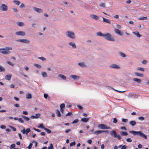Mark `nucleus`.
Instances as JSON below:
<instances>
[{"label":"nucleus","mask_w":149,"mask_h":149,"mask_svg":"<svg viewBox=\"0 0 149 149\" xmlns=\"http://www.w3.org/2000/svg\"><path fill=\"white\" fill-rule=\"evenodd\" d=\"M129 132L132 134L134 135H138L145 139H147V136L141 131H136L134 130L130 131Z\"/></svg>","instance_id":"obj_1"},{"label":"nucleus","mask_w":149,"mask_h":149,"mask_svg":"<svg viewBox=\"0 0 149 149\" xmlns=\"http://www.w3.org/2000/svg\"><path fill=\"white\" fill-rule=\"evenodd\" d=\"M12 47H6L5 48L0 49V52L5 54H8L10 53V52L9 50H12Z\"/></svg>","instance_id":"obj_2"},{"label":"nucleus","mask_w":149,"mask_h":149,"mask_svg":"<svg viewBox=\"0 0 149 149\" xmlns=\"http://www.w3.org/2000/svg\"><path fill=\"white\" fill-rule=\"evenodd\" d=\"M110 135L113 137L117 138L118 140H120L121 136L119 134H117L115 130H112L110 132Z\"/></svg>","instance_id":"obj_3"},{"label":"nucleus","mask_w":149,"mask_h":149,"mask_svg":"<svg viewBox=\"0 0 149 149\" xmlns=\"http://www.w3.org/2000/svg\"><path fill=\"white\" fill-rule=\"evenodd\" d=\"M103 37L106 40L111 41H114L115 40L112 36L109 33L104 34Z\"/></svg>","instance_id":"obj_4"},{"label":"nucleus","mask_w":149,"mask_h":149,"mask_svg":"<svg viewBox=\"0 0 149 149\" xmlns=\"http://www.w3.org/2000/svg\"><path fill=\"white\" fill-rule=\"evenodd\" d=\"M66 34L67 36L72 39H74L75 37V36L74 33L70 31H68L66 32Z\"/></svg>","instance_id":"obj_5"},{"label":"nucleus","mask_w":149,"mask_h":149,"mask_svg":"<svg viewBox=\"0 0 149 149\" xmlns=\"http://www.w3.org/2000/svg\"><path fill=\"white\" fill-rule=\"evenodd\" d=\"M31 131V130L30 128H28L25 129L24 127L23 128L22 130L21 131V132L23 134L27 135L28 133Z\"/></svg>","instance_id":"obj_6"},{"label":"nucleus","mask_w":149,"mask_h":149,"mask_svg":"<svg viewBox=\"0 0 149 149\" xmlns=\"http://www.w3.org/2000/svg\"><path fill=\"white\" fill-rule=\"evenodd\" d=\"M8 9L7 6L4 4H2L0 7V10L4 11H7Z\"/></svg>","instance_id":"obj_7"},{"label":"nucleus","mask_w":149,"mask_h":149,"mask_svg":"<svg viewBox=\"0 0 149 149\" xmlns=\"http://www.w3.org/2000/svg\"><path fill=\"white\" fill-rule=\"evenodd\" d=\"M17 42H24L26 43H29L30 41L29 40L26 39H19L17 40Z\"/></svg>","instance_id":"obj_8"},{"label":"nucleus","mask_w":149,"mask_h":149,"mask_svg":"<svg viewBox=\"0 0 149 149\" xmlns=\"http://www.w3.org/2000/svg\"><path fill=\"white\" fill-rule=\"evenodd\" d=\"M114 31L118 35L120 36H122L123 35V33L118 29H114Z\"/></svg>","instance_id":"obj_9"},{"label":"nucleus","mask_w":149,"mask_h":149,"mask_svg":"<svg viewBox=\"0 0 149 149\" xmlns=\"http://www.w3.org/2000/svg\"><path fill=\"white\" fill-rule=\"evenodd\" d=\"M15 34L16 35H18V36H25L26 33H25L23 31H19L16 32L15 33Z\"/></svg>","instance_id":"obj_10"},{"label":"nucleus","mask_w":149,"mask_h":149,"mask_svg":"<svg viewBox=\"0 0 149 149\" xmlns=\"http://www.w3.org/2000/svg\"><path fill=\"white\" fill-rule=\"evenodd\" d=\"M109 67L111 68L116 69H120V67L115 64H111L110 65Z\"/></svg>","instance_id":"obj_11"},{"label":"nucleus","mask_w":149,"mask_h":149,"mask_svg":"<svg viewBox=\"0 0 149 149\" xmlns=\"http://www.w3.org/2000/svg\"><path fill=\"white\" fill-rule=\"evenodd\" d=\"M33 9L38 13H43V11L42 9L34 7L33 8Z\"/></svg>","instance_id":"obj_12"},{"label":"nucleus","mask_w":149,"mask_h":149,"mask_svg":"<svg viewBox=\"0 0 149 149\" xmlns=\"http://www.w3.org/2000/svg\"><path fill=\"white\" fill-rule=\"evenodd\" d=\"M70 77L73 78L74 80H78L80 78V77L79 76H77L75 75H70Z\"/></svg>","instance_id":"obj_13"},{"label":"nucleus","mask_w":149,"mask_h":149,"mask_svg":"<svg viewBox=\"0 0 149 149\" xmlns=\"http://www.w3.org/2000/svg\"><path fill=\"white\" fill-rule=\"evenodd\" d=\"M40 115V113H36V116L32 115L30 116V118L31 119H33L35 118H39Z\"/></svg>","instance_id":"obj_14"},{"label":"nucleus","mask_w":149,"mask_h":149,"mask_svg":"<svg viewBox=\"0 0 149 149\" xmlns=\"http://www.w3.org/2000/svg\"><path fill=\"white\" fill-rule=\"evenodd\" d=\"M106 125L104 124H100L98 125V127L101 129H105Z\"/></svg>","instance_id":"obj_15"},{"label":"nucleus","mask_w":149,"mask_h":149,"mask_svg":"<svg viewBox=\"0 0 149 149\" xmlns=\"http://www.w3.org/2000/svg\"><path fill=\"white\" fill-rule=\"evenodd\" d=\"M128 97L131 98H136L137 97V96L136 94L131 93L128 95Z\"/></svg>","instance_id":"obj_16"},{"label":"nucleus","mask_w":149,"mask_h":149,"mask_svg":"<svg viewBox=\"0 0 149 149\" xmlns=\"http://www.w3.org/2000/svg\"><path fill=\"white\" fill-rule=\"evenodd\" d=\"M89 119V118H82L81 120V122L85 123H87Z\"/></svg>","instance_id":"obj_17"},{"label":"nucleus","mask_w":149,"mask_h":149,"mask_svg":"<svg viewBox=\"0 0 149 149\" xmlns=\"http://www.w3.org/2000/svg\"><path fill=\"white\" fill-rule=\"evenodd\" d=\"M90 17L93 18V19H95L96 20H97L99 19V16L94 15H90Z\"/></svg>","instance_id":"obj_18"},{"label":"nucleus","mask_w":149,"mask_h":149,"mask_svg":"<svg viewBox=\"0 0 149 149\" xmlns=\"http://www.w3.org/2000/svg\"><path fill=\"white\" fill-rule=\"evenodd\" d=\"M12 76V75L11 74H7L5 76V78L6 79L9 81L10 80Z\"/></svg>","instance_id":"obj_19"},{"label":"nucleus","mask_w":149,"mask_h":149,"mask_svg":"<svg viewBox=\"0 0 149 149\" xmlns=\"http://www.w3.org/2000/svg\"><path fill=\"white\" fill-rule=\"evenodd\" d=\"M102 18L103 22L109 24H111V22L109 20L106 19L103 17H102Z\"/></svg>","instance_id":"obj_20"},{"label":"nucleus","mask_w":149,"mask_h":149,"mask_svg":"<svg viewBox=\"0 0 149 149\" xmlns=\"http://www.w3.org/2000/svg\"><path fill=\"white\" fill-rule=\"evenodd\" d=\"M108 87L110 88L111 89L115 91L116 92H118L119 93H123L126 91H118L117 90H116L115 89H114L112 87L110 86H108Z\"/></svg>","instance_id":"obj_21"},{"label":"nucleus","mask_w":149,"mask_h":149,"mask_svg":"<svg viewBox=\"0 0 149 149\" xmlns=\"http://www.w3.org/2000/svg\"><path fill=\"white\" fill-rule=\"evenodd\" d=\"M129 123L132 126H134L136 125V123L134 120H131L129 122Z\"/></svg>","instance_id":"obj_22"},{"label":"nucleus","mask_w":149,"mask_h":149,"mask_svg":"<svg viewBox=\"0 0 149 149\" xmlns=\"http://www.w3.org/2000/svg\"><path fill=\"white\" fill-rule=\"evenodd\" d=\"M133 80L136 82L138 83H140L142 81V80L141 79L137 78H134L133 79Z\"/></svg>","instance_id":"obj_23"},{"label":"nucleus","mask_w":149,"mask_h":149,"mask_svg":"<svg viewBox=\"0 0 149 149\" xmlns=\"http://www.w3.org/2000/svg\"><path fill=\"white\" fill-rule=\"evenodd\" d=\"M132 33L134 35L138 37H140L142 36L140 34L138 31L133 32Z\"/></svg>","instance_id":"obj_24"},{"label":"nucleus","mask_w":149,"mask_h":149,"mask_svg":"<svg viewBox=\"0 0 149 149\" xmlns=\"http://www.w3.org/2000/svg\"><path fill=\"white\" fill-rule=\"evenodd\" d=\"M58 77H61V79L64 80H65L66 79V77L62 74H59L58 75Z\"/></svg>","instance_id":"obj_25"},{"label":"nucleus","mask_w":149,"mask_h":149,"mask_svg":"<svg viewBox=\"0 0 149 149\" xmlns=\"http://www.w3.org/2000/svg\"><path fill=\"white\" fill-rule=\"evenodd\" d=\"M103 132V131L102 130H99L95 131L93 132V134L96 135H98Z\"/></svg>","instance_id":"obj_26"},{"label":"nucleus","mask_w":149,"mask_h":149,"mask_svg":"<svg viewBox=\"0 0 149 149\" xmlns=\"http://www.w3.org/2000/svg\"><path fill=\"white\" fill-rule=\"evenodd\" d=\"M134 74L137 76H138L140 77H143V75L141 73H138L137 72H135L134 73Z\"/></svg>","instance_id":"obj_27"},{"label":"nucleus","mask_w":149,"mask_h":149,"mask_svg":"<svg viewBox=\"0 0 149 149\" xmlns=\"http://www.w3.org/2000/svg\"><path fill=\"white\" fill-rule=\"evenodd\" d=\"M120 133L122 136H125L128 134V133L127 132L121 131Z\"/></svg>","instance_id":"obj_28"},{"label":"nucleus","mask_w":149,"mask_h":149,"mask_svg":"<svg viewBox=\"0 0 149 149\" xmlns=\"http://www.w3.org/2000/svg\"><path fill=\"white\" fill-rule=\"evenodd\" d=\"M70 45L73 48H76V46L75 43L72 42H70L69 43Z\"/></svg>","instance_id":"obj_29"},{"label":"nucleus","mask_w":149,"mask_h":149,"mask_svg":"<svg viewBox=\"0 0 149 149\" xmlns=\"http://www.w3.org/2000/svg\"><path fill=\"white\" fill-rule=\"evenodd\" d=\"M26 98L28 99H31L32 98V95L31 93H27L26 95Z\"/></svg>","instance_id":"obj_30"},{"label":"nucleus","mask_w":149,"mask_h":149,"mask_svg":"<svg viewBox=\"0 0 149 149\" xmlns=\"http://www.w3.org/2000/svg\"><path fill=\"white\" fill-rule=\"evenodd\" d=\"M22 117L26 121H29L30 119L29 118L26 117L24 115H22Z\"/></svg>","instance_id":"obj_31"},{"label":"nucleus","mask_w":149,"mask_h":149,"mask_svg":"<svg viewBox=\"0 0 149 149\" xmlns=\"http://www.w3.org/2000/svg\"><path fill=\"white\" fill-rule=\"evenodd\" d=\"M56 113L57 114V116L58 117H61V113H60V111H59V110H58V109H56Z\"/></svg>","instance_id":"obj_32"},{"label":"nucleus","mask_w":149,"mask_h":149,"mask_svg":"<svg viewBox=\"0 0 149 149\" xmlns=\"http://www.w3.org/2000/svg\"><path fill=\"white\" fill-rule=\"evenodd\" d=\"M17 24L18 26H22L24 25V24L22 22H17Z\"/></svg>","instance_id":"obj_33"},{"label":"nucleus","mask_w":149,"mask_h":149,"mask_svg":"<svg viewBox=\"0 0 149 149\" xmlns=\"http://www.w3.org/2000/svg\"><path fill=\"white\" fill-rule=\"evenodd\" d=\"M78 65L82 67H86V65L84 63H78Z\"/></svg>","instance_id":"obj_34"},{"label":"nucleus","mask_w":149,"mask_h":149,"mask_svg":"<svg viewBox=\"0 0 149 149\" xmlns=\"http://www.w3.org/2000/svg\"><path fill=\"white\" fill-rule=\"evenodd\" d=\"M97 35V36H102L103 37H104V34L102 33L101 32H98L96 33Z\"/></svg>","instance_id":"obj_35"},{"label":"nucleus","mask_w":149,"mask_h":149,"mask_svg":"<svg viewBox=\"0 0 149 149\" xmlns=\"http://www.w3.org/2000/svg\"><path fill=\"white\" fill-rule=\"evenodd\" d=\"M44 129L48 134L52 132L50 130L46 128L45 127Z\"/></svg>","instance_id":"obj_36"},{"label":"nucleus","mask_w":149,"mask_h":149,"mask_svg":"<svg viewBox=\"0 0 149 149\" xmlns=\"http://www.w3.org/2000/svg\"><path fill=\"white\" fill-rule=\"evenodd\" d=\"M118 53L121 56L123 57H125L126 56V55L125 54L121 52H119Z\"/></svg>","instance_id":"obj_37"},{"label":"nucleus","mask_w":149,"mask_h":149,"mask_svg":"<svg viewBox=\"0 0 149 149\" xmlns=\"http://www.w3.org/2000/svg\"><path fill=\"white\" fill-rule=\"evenodd\" d=\"M138 19L141 20H144L148 19V18L146 17H142L138 18Z\"/></svg>","instance_id":"obj_38"},{"label":"nucleus","mask_w":149,"mask_h":149,"mask_svg":"<svg viewBox=\"0 0 149 149\" xmlns=\"http://www.w3.org/2000/svg\"><path fill=\"white\" fill-rule=\"evenodd\" d=\"M42 77H47V75L46 72H42Z\"/></svg>","instance_id":"obj_39"},{"label":"nucleus","mask_w":149,"mask_h":149,"mask_svg":"<svg viewBox=\"0 0 149 149\" xmlns=\"http://www.w3.org/2000/svg\"><path fill=\"white\" fill-rule=\"evenodd\" d=\"M13 2L15 3L17 5H19L21 3V2L20 1L18 0H14Z\"/></svg>","instance_id":"obj_40"},{"label":"nucleus","mask_w":149,"mask_h":149,"mask_svg":"<svg viewBox=\"0 0 149 149\" xmlns=\"http://www.w3.org/2000/svg\"><path fill=\"white\" fill-rule=\"evenodd\" d=\"M79 121V120L78 119H76L74 120L72 123V124H75L78 123Z\"/></svg>","instance_id":"obj_41"},{"label":"nucleus","mask_w":149,"mask_h":149,"mask_svg":"<svg viewBox=\"0 0 149 149\" xmlns=\"http://www.w3.org/2000/svg\"><path fill=\"white\" fill-rule=\"evenodd\" d=\"M65 105L64 103L61 104L60 105V109H64L65 108Z\"/></svg>","instance_id":"obj_42"},{"label":"nucleus","mask_w":149,"mask_h":149,"mask_svg":"<svg viewBox=\"0 0 149 149\" xmlns=\"http://www.w3.org/2000/svg\"><path fill=\"white\" fill-rule=\"evenodd\" d=\"M136 69L137 70H140L142 71H144L145 70L144 68L140 67L137 68Z\"/></svg>","instance_id":"obj_43"},{"label":"nucleus","mask_w":149,"mask_h":149,"mask_svg":"<svg viewBox=\"0 0 149 149\" xmlns=\"http://www.w3.org/2000/svg\"><path fill=\"white\" fill-rule=\"evenodd\" d=\"M5 71V69L4 67L0 65V72H4Z\"/></svg>","instance_id":"obj_44"},{"label":"nucleus","mask_w":149,"mask_h":149,"mask_svg":"<svg viewBox=\"0 0 149 149\" xmlns=\"http://www.w3.org/2000/svg\"><path fill=\"white\" fill-rule=\"evenodd\" d=\"M99 6L101 7L104 8L105 7V4L104 3H101L100 4Z\"/></svg>","instance_id":"obj_45"},{"label":"nucleus","mask_w":149,"mask_h":149,"mask_svg":"<svg viewBox=\"0 0 149 149\" xmlns=\"http://www.w3.org/2000/svg\"><path fill=\"white\" fill-rule=\"evenodd\" d=\"M34 66L36 67L37 68H41L42 67L41 65H40L35 63L34 64Z\"/></svg>","instance_id":"obj_46"},{"label":"nucleus","mask_w":149,"mask_h":149,"mask_svg":"<svg viewBox=\"0 0 149 149\" xmlns=\"http://www.w3.org/2000/svg\"><path fill=\"white\" fill-rule=\"evenodd\" d=\"M45 127L44 126L43 124H40L38 126L39 128H40L43 129H44Z\"/></svg>","instance_id":"obj_47"},{"label":"nucleus","mask_w":149,"mask_h":149,"mask_svg":"<svg viewBox=\"0 0 149 149\" xmlns=\"http://www.w3.org/2000/svg\"><path fill=\"white\" fill-rule=\"evenodd\" d=\"M39 59H40L42 61H45L46 60V59L44 57H39L38 58Z\"/></svg>","instance_id":"obj_48"},{"label":"nucleus","mask_w":149,"mask_h":149,"mask_svg":"<svg viewBox=\"0 0 149 149\" xmlns=\"http://www.w3.org/2000/svg\"><path fill=\"white\" fill-rule=\"evenodd\" d=\"M18 121L19 122L22 123H24V120L21 118H19Z\"/></svg>","instance_id":"obj_49"},{"label":"nucleus","mask_w":149,"mask_h":149,"mask_svg":"<svg viewBox=\"0 0 149 149\" xmlns=\"http://www.w3.org/2000/svg\"><path fill=\"white\" fill-rule=\"evenodd\" d=\"M122 121L123 122L126 123L128 121V120L127 119H125L124 118H123L122 119Z\"/></svg>","instance_id":"obj_50"},{"label":"nucleus","mask_w":149,"mask_h":149,"mask_svg":"<svg viewBox=\"0 0 149 149\" xmlns=\"http://www.w3.org/2000/svg\"><path fill=\"white\" fill-rule=\"evenodd\" d=\"M7 63L8 64L12 66H13L14 65V64L10 61H7Z\"/></svg>","instance_id":"obj_51"},{"label":"nucleus","mask_w":149,"mask_h":149,"mask_svg":"<svg viewBox=\"0 0 149 149\" xmlns=\"http://www.w3.org/2000/svg\"><path fill=\"white\" fill-rule=\"evenodd\" d=\"M77 107L78 108V109L80 110H82L83 109V107L81 106L78 105L77 106Z\"/></svg>","instance_id":"obj_52"},{"label":"nucleus","mask_w":149,"mask_h":149,"mask_svg":"<svg viewBox=\"0 0 149 149\" xmlns=\"http://www.w3.org/2000/svg\"><path fill=\"white\" fill-rule=\"evenodd\" d=\"M138 119L141 120H143L145 119L144 117L143 116H140L138 117Z\"/></svg>","instance_id":"obj_53"},{"label":"nucleus","mask_w":149,"mask_h":149,"mask_svg":"<svg viewBox=\"0 0 149 149\" xmlns=\"http://www.w3.org/2000/svg\"><path fill=\"white\" fill-rule=\"evenodd\" d=\"M10 127L13 130V131H15L16 130V128L13 126H10Z\"/></svg>","instance_id":"obj_54"},{"label":"nucleus","mask_w":149,"mask_h":149,"mask_svg":"<svg viewBox=\"0 0 149 149\" xmlns=\"http://www.w3.org/2000/svg\"><path fill=\"white\" fill-rule=\"evenodd\" d=\"M19 8H22L25 7V5L24 4L22 3L20 6Z\"/></svg>","instance_id":"obj_55"},{"label":"nucleus","mask_w":149,"mask_h":149,"mask_svg":"<svg viewBox=\"0 0 149 149\" xmlns=\"http://www.w3.org/2000/svg\"><path fill=\"white\" fill-rule=\"evenodd\" d=\"M49 96L48 94L46 93H44V97L45 99H47Z\"/></svg>","instance_id":"obj_56"},{"label":"nucleus","mask_w":149,"mask_h":149,"mask_svg":"<svg viewBox=\"0 0 149 149\" xmlns=\"http://www.w3.org/2000/svg\"><path fill=\"white\" fill-rule=\"evenodd\" d=\"M72 115V113L71 112H69L67 113L66 115V116H69Z\"/></svg>","instance_id":"obj_57"},{"label":"nucleus","mask_w":149,"mask_h":149,"mask_svg":"<svg viewBox=\"0 0 149 149\" xmlns=\"http://www.w3.org/2000/svg\"><path fill=\"white\" fill-rule=\"evenodd\" d=\"M53 145L52 144H51L50 145V146H49L48 148L47 149H53Z\"/></svg>","instance_id":"obj_58"},{"label":"nucleus","mask_w":149,"mask_h":149,"mask_svg":"<svg viewBox=\"0 0 149 149\" xmlns=\"http://www.w3.org/2000/svg\"><path fill=\"white\" fill-rule=\"evenodd\" d=\"M118 122V120L116 118H114L113 119V122L114 123H116Z\"/></svg>","instance_id":"obj_59"},{"label":"nucleus","mask_w":149,"mask_h":149,"mask_svg":"<svg viewBox=\"0 0 149 149\" xmlns=\"http://www.w3.org/2000/svg\"><path fill=\"white\" fill-rule=\"evenodd\" d=\"M22 113L23 114L27 115L28 114V113L26 111H24L22 112Z\"/></svg>","instance_id":"obj_60"},{"label":"nucleus","mask_w":149,"mask_h":149,"mask_svg":"<svg viewBox=\"0 0 149 149\" xmlns=\"http://www.w3.org/2000/svg\"><path fill=\"white\" fill-rule=\"evenodd\" d=\"M32 146V143H30L29 145V146L28 147V148L29 149H31Z\"/></svg>","instance_id":"obj_61"},{"label":"nucleus","mask_w":149,"mask_h":149,"mask_svg":"<svg viewBox=\"0 0 149 149\" xmlns=\"http://www.w3.org/2000/svg\"><path fill=\"white\" fill-rule=\"evenodd\" d=\"M0 128L2 129H4L6 128V126L3 125H2L0 126Z\"/></svg>","instance_id":"obj_62"},{"label":"nucleus","mask_w":149,"mask_h":149,"mask_svg":"<svg viewBox=\"0 0 149 149\" xmlns=\"http://www.w3.org/2000/svg\"><path fill=\"white\" fill-rule=\"evenodd\" d=\"M13 11L15 13H17L18 12V10L16 8H13Z\"/></svg>","instance_id":"obj_63"},{"label":"nucleus","mask_w":149,"mask_h":149,"mask_svg":"<svg viewBox=\"0 0 149 149\" xmlns=\"http://www.w3.org/2000/svg\"><path fill=\"white\" fill-rule=\"evenodd\" d=\"M127 147L126 145H123V146H122V148L121 149H126Z\"/></svg>","instance_id":"obj_64"}]
</instances>
